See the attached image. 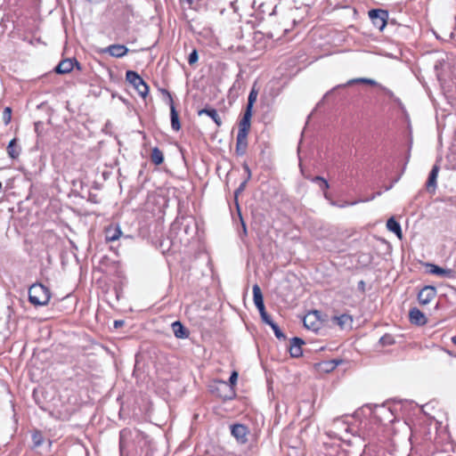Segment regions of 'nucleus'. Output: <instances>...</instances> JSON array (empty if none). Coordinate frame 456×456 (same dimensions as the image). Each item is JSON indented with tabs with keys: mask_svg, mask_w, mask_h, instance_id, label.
<instances>
[{
	"mask_svg": "<svg viewBox=\"0 0 456 456\" xmlns=\"http://www.w3.org/2000/svg\"><path fill=\"white\" fill-rule=\"evenodd\" d=\"M28 298L34 305H45L50 300V291L42 284H33L28 289Z\"/></svg>",
	"mask_w": 456,
	"mask_h": 456,
	"instance_id": "obj_1",
	"label": "nucleus"
},
{
	"mask_svg": "<svg viewBox=\"0 0 456 456\" xmlns=\"http://www.w3.org/2000/svg\"><path fill=\"white\" fill-rule=\"evenodd\" d=\"M126 79L129 84H131L134 87V89L142 98L146 97L149 91V87L147 84L143 81V79L136 72L132 70L126 71Z\"/></svg>",
	"mask_w": 456,
	"mask_h": 456,
	"instance_id": "obj_2",
	"label": "nucleus"
},
{
	"mask_svg": "<svg viewBox=\"0 0 456 456\" xmlns=\"http://www.w3.org/2000/svg\"><path fill=\"white\" fill-rule=\"evenodd\" d=\"M369 17L372 20L374 26L379 30H382L387 25L388 13L387 11L381 9H374L369 12Z\"/></svg>",
	"mask_w": 456,
	"mask_h": 456,
	"instance_id": "obj_3",
	"label": "nucleus"
},
{
	"mask_svg": "<svg viewBox=\"0 0 456 456\" xmlns=\"http://www.w3.org/2000/svg\"><path fill=\"white\" fill-rule=\"evenodd\" d=\"M321 313L319 311L309 312L303 319L304 326L313 331H317L321 327Z\"/></svg>",
	"mask_w": 456,
	"mask_h": 456,
	"instance_id": "obj_4",
	"label": "nucleus"
},
{
	"mask_svg": "<svg viewBox=\"0 0 456 456\" xmlns=\"http://www.w3.org/2000/svg\"><path fill=\"white\" fill-rule=\"evenodd\" d=\"M81 70L80 64L77 61V59H61L59 64L55 67L54 70L58 74L69 73L74 68Z\"/></svg>",
	"mask_w": 456,
	"mask_h": 456,
	"instance_id": "obj_5",
	"label": "nucleus"
},
{
	"mask_svg": "<svg viewBox=\"0 0 456 456\" xmlns=\"http://www.w3.org/2000/svg\"><path fill=\"white\" fill-rule=\"evenodd\" d=\"M231 433L238 443L244 444L248 442V429L245 425L234 424L231 427Z\"/></svg>",
	"mask_w": 456,
	"mask_h": 456,
	"instance_id": "obj_6",
	"label": "nucleus"
},
{
	"mask_svg": "<svg viewBox=\"0 0 456 456\" xmlns=\"http://www.w3.org/2000/svg\"><path fill=\"white\" fill-rule=\"evenodd\" d=\"M127 48L123 45H112L97 51L98 54H110L111 57H123L127 53Z\"/></svg>",
	"mask_w": 456,
	"mask_h": 456,
	"instance_id": "obj_7",
	"label": "nucleus"
},
{
	"mask_svg": "<svg viewBox=\"0 0 456 456\" xmlns=\"http://www.w3.org/2000/svg\"><path fill=\"white\" fill-rule=\"evenodd\" d=\"M436 296V289L433 286H425L418 294V300L421 305H426Z\"/></svg>",
	"mask_w": 456,
	"mask_h": 456,
	"instance_id": "obj_8",
	"label": "nucleus"
},
{
	"mask_svg": "<svg viewBox=\"0 0 456 456\" xmlns=\"http://www.w3.org/2000/svg\"><path fill=\"white\" fill-rule=\"evenodd\" d=\"M409 318L411 323L419 326L425 325L428 321L424 314L416 307L410 310Z\"/></svg>",
	"mask_w": 456,
	"mask_h": 456,
	"instance_id": "obj_9",
	"label": "nucleus"
},
{
	"mask_svg": "<svg viewBox=\"0 0 456 456\" xmlns=\"http://www.w3.org/2000/svg\"><path fill=\"white\" fill-rule=\"evenodd\" d=\"M252 117V110H245L244 115L239 123V131L240 134H248L250 129V119Z\"/></svg>",
	"mask_w": 456,
	"mask_h": 456,
	"instance_id": "obj_10",
	"label": "nucleus"
},
{
	"mask_svg": "<svg viewBox=\"0 0 456 456\" xmlns=\"http://www.w3.org/2000/svg\"><path fill=\"white\" fill-rule=\"evenodd\" d=\"M253 300L259 313L265 311L263 294L260 287L257 284L253 286Z\"/></svg>",
	"mask_w": 456,
	"mask_h": 456,
	"instance_id": "obj_11",
	"label": "nucleus"
},
{
	"mask_svg": "<svg viewBox=\"0 0 456 456\" xmlns=\"http://www.w3.org/2000/svg\"><path fill=\"white\" fill-rule=\"evenodd\" d=\"M305 342L299 338H293L290 341L289 354L292 357L302 355V346Z\"/></svg>",
	"mask_w": 456,
	"mask_h": 456,
	"instance_id": "obj_12",
	"label": "nucleus"
},
{
	"mask_svg": "<svg viewBox=\"0 0 456 456\" xmlns=\"http://www.w3.org/2000/svg\"><path fill=\"white\" fill-rule=\"evenodd\" d=\"M248 147V134L238 133L236 138V153L238 155H243L246 152Z\"/></svg>",
	"mask_w": 456,
	"mask_h": 456,
	"instance_id": "obj_13",
	"label": "nucleus"
},
{
	"mask_svg": "<svg viewBox=\"0 0 456 456\" xmlns=\"http://www.w3.org/2000/svg\"><path fill=\"white\" fill-rule=\"evenodd\" d=\"M168 94L169 102H170L169 105H170L171 126L175 131H178L181 128L178 112L176 111V110L174 106L171 95L169 94Z\"/></svg>",
	"mask_w": 456,
	"mask_h": 456,
	"instance_id": "obj_14",
	"label": "nucleus"
},
{
	"mask_svg": "<svg viewBox=\"0 0 456 456\" xmlns=\"http://www.w3.org/2000/svg\"><path fill=\"white\" fill-rule=\"evenodd\" d=\"M122 235L121 229L118 225H110L105 230V239L107 241H115Z\"/></svg>",
	"mask_w": 456,
	"mask_h": 456,
	"instance_id": "obj_15",
	"label": "nucleus"
},
{
	"mask_svg": "<svg viewBox=\"0 0 456 456\" xmlns=\"http://www.w3.org/2000/svg\"><path fill=\"white\" fill-rule=\"evenodd\" d=\"M172 330L177 338H185L189 335L188 330L178 321L172 323Z\"/></svg>",
	"mask_w": 456,
	"mask_h": 456,
	"instance_id": "obj_16",
	"label": "nucleus"
},
{
	"mask_svg": "<svg viewBox=\"0 0 456 456\" xmlns=\"http://www.w3.org/2000/svg\"><path fill=\"white\" fill-rule=\"evenodd\" d=\"M438 172H439V167H438V166L435 165L433 167V168L431 169L429 175H428V179L427 181V189L428 191H430V190H432V191H435V189L436 187V179H437Z\"/></svg>",
	"mask_w": 456,
	"mask_h": 456,
	"instance_id": "obj_17",
	"label": "nucleus"
},
{
	"mask_svg": "<svg viewBox=\"0 0 456 456\" xmlns=\"http://www.w3.org/2000/svg\"><path fill=\"white\" fill-rule=\"evenodd\" d=\"M387 228L396 234L399 239L403 238L402 229L400 224L394 218L390 217L387 222Z\"/></svg>",
	"mask_w": 456,
	"mask_h": 456,
	"instance_id": "obj_18",
	"label": "nucleus"
},
{
	"mask_svg": "<svg viewBox=\"0 0 456 456\" xmlns=\"http://www.w3.org/2000/svg\"><path fill=\"white\" fill-rule=\"evenodd\" d=\"M198 114L199 116H201L203 114L208 115L214 120L217 126H220L222 125V119L215 109H202L199 110Z\"/></svg>",
	"mask_w": 456,
	"mask_h": 456,
	"instance_id": "obj_19",
	"label": "nucleus"
},
{
	"mask_svg": "<svg viewBox=\"0 0 456 456\" xmlns=\"http://www.w3.org/2000/svg\"><path fill=\"white\" fill-rule=\"evenodd\" d=\"M7 153L10 158L17 159L20 153V147L17 144V139H12L7 146Z\"/></svg>",
	"mask_w": 456,
	"mask_h": 456,
	"instance_id": "obj_20",
	"label": "nucleus"
},
{
	"mask_svg": "<svg viewBox=\"0 0 456 456\" xmlns=\"http://www.w3.org/2000/svg\"><path fill=\"white\" fill-rule=\"evenodd\" d=\"M357 83H362V84H367V85H370V86H376L377 85V82L375 80H373V79H370V78H363V77L354 78V79H350L349 81H347V83L345 84V85L337 86L336 87H334L332 89V91L336 90L338 87H344V86H351V85L357 84Z\"/></svg>",
	"mask_w": 456,
	"mask_h": 456,
	"instance_id": "obj_21",
	"label": "nucleus"
},
{
	"mask_svg": "<svg viewBox=\"0 0 456 456\" xmlns=\"http://www.w3.org/2000/svg\"><path fill=\"white\" fill-rule=\"evenodd\" d=\"M334 322H336L340 328H345L346 325H350L352 322L351 316L347 314H342L340 316L333 317Z\"/></svg>",
	"mask_w": 456,
	"mask_h": 456,
	"instance_id": "obj_22",
	"label": "nucleus"
},
{
	"mask_svg": "<svg viewBox=\"0 0 456 456\" xmlns=\"http://www.w3.org/2000/svg\"><path fill=\"white\" fill-rule=\"evenodd\" d=\"M151 159L155 165H160L164 161L162 151L159 148H153L151 154Z\"/></svg>",
	"mask_w": 456,
	"mask_h": 456,
	"instance_id": "obj_23",
	"label": "nucleus"
},
{
	"mask_svg": "<svg viewBox=\"0 0 456 456\" xmlns=\"http://www.w3.org/2000/svg\"><path fill=\"white\" fill-rule=\"evenodd\" d=\"M429 267H430V269H429L430 273L436 274L439 276H448L452 273L451 270L441 268L436 265H429Z\"/></svg>",
	"mask_w": 456,
	"mask_h": 456,
	"instance_id": "obj_24",
	"label": "nucleus"
},
{
	"mask_svg": "<svg viewBox=\"0 0 456 456\" xmlns=\"http://www.w3.org/2000/svg\"><path fill=\"white\" fill-rule=\"evenodd\" d=\"M258 91L253 86L248 98V104L246 110H252L254 103L256 101Z\"/></svg>",
	"mask_w": 456,
	"mask_h": 456,
	"instance_id": "obj_25",
	"label": "nucleus"
},
{
	"mask_svg": "<svg viewBox=\"0 0 456 456\" xmlns=\"http://www.w3.org/2000/svg\"><path fill=\"white\" fill-rule=\"evenodd\" d=\"M32 441L36 447L40 446L44 443V436L40 431H35L32 435Z\"/></svg>",
	"mask_w": 456,
	"mask_h": 456,
	"instance_id": "obj_26",
	"label": "nucleus"
},
{
	"mask_svg": "<svg viewBox=\"0 0 456 456\" xmlns=\"http://www.w3.org/2000/svg\"><path fill=\"white\" fill-rule=\"evenodd\" d=\"M12 119V109L10 107H6L3 112V122L4 125H8Z\"/></svg>",
	"mask_w": 456,
	"mask_h": 456,
	"instance_id": "obj_27",
	"label": "nucleus"
},
{
	"mask_svg": "<svg viewBox=\"0 0 456 456\" xmlns=\"http://www.w3.org/2000/svg\"><path fill=\"white\" fill-rule=\"evenodd\" d=\"M272 330H273L275 336L279 339H284L285 336L282 331L280 330L279 326L274 322L271 325Z\"/></svg>",
	"mask_w": 456,
	"mask_h": 456,
	"instance_id": "obj_28",
	"label": "nucleus"
},
{
	"mask_svg": "<svg viewBox=\"0 0 456 456\" xmlns=\"http://www.w3.org/2000/svg\"><path fill=\"white\" fill-rule=\"evenodd\" d=\"M259 314H260V315H261V319H262V321H263L265 323H266V324H268V325H270V326L272 325V323H274V322H273V320L271 319L270 315L266 313V311L261 312V313H259Z\"/></svg>",
	"mask_w": 456,
	"mask_h": 456,
	"instance_id": "obj_29",
	"label": "nucleus"
},
{
	"mask_svg": "<svg viewBox=\"0 0 456 456\" xmlns=\"http://www.w3.org/2000/svg\"><path fill=\"white\" fill-rule=\"evenodd\" d=\"M313 181L322 183L324 185V189H328L330 187L328 182L322 176H315Z\"/></svg>",
	"mask_w": 456,
	"mask_h": 456,
	"instance_id": "obj_30",
	"label": "nucleus"
},
{
	"mask_svg": "<svg viewBox=\"0 0 456 456\" xmlns=\"http://www.w3.org/2000/svg\"><path fill=\"white\" fill-rule=\"evenodd\" d=\"M238 379V372L233 371L229 379V382L231 386H234Z\"/></svg>",
	"mask_w": 456,
	"mask_h": 456,
	"instance_id": "obj_31",
	"label": "nucleus"
},
{
	"mask_svg": "<svg viewBox=\"0 0 456 456\" xmlns=\"http://www.w3.org/2000/svg\"><path fill=\"white\" fill-rule=\"evenodd\" d=\"M246 184L247 181H244L243 183H240L239 188L235 191V198L238 197L239 193L242 192L245 190Z\"/></svg>",
	"mask_w": 456,
	"mask_h": 456,
	"instance_id": "obj_32",
	"label": "nucleus"
},
{
	"mask_svg": "<svg viewBox=\"0 0 456 456\" xmlns=\"http://www.w3.org/2000/svg\"><path fill=\"white\" fill-rule=\"evenodd\" d=\"M390 339H391V338L389 336H385V337H382L380 340L383 344H390L391 343Z\"/></svg>",
	"mask_w": 456,
	"mask_h": 456,
	"instance_id": "obj_33",
	"label": "nucleus"
},
{
	"mask_svg": "<svg viewBox=\"0 0 456 456\" xmlns=\"http://www.w3.org/2000/svg\"><path fill=\"white\" fill-rule=\"evenodd\" d=\"M119 445H120V451L122 452L124 450L123 432H121V434H120V444Z\"/></svg>",
	"mask_w": 456,
	"mask_h": 456,
	"instance_id": "obj_34",
	"label": "nucleus"
},
{
	"mask_svg": "<svg viewBox=\"0 0 456 456\" xmlns=\"http://www.w3.org/2000/svg\"><path fill=\"white\" fill-rule=\"evenodd\" d=\"M188 57H190V58H196V57H198V53H197V51H196V50H193V51L189 54V56H188Z\"/></svg>",
	"mask_w": 456,
	"mask_h": 456,
	"instance_id": "obj_35",
	"label": "nucleus"
},
{
	"mask_svg": "<svg viewBox=\"0 0 456 456\" xmlns=\"http://www.w3.org/2000/svg\"><path fill=\"white\" fill-rule=\"evenodd\" d=\"M381 195V191H377L375 194H373L370 199H367L366 200H371L375 199L376 196Z\"/></svg>",
	"mask_w": 456,
	"mask_h": 456,
	"instance_id": "obj_36",
	"label": "nucleus"
},
{
	"mask_svg": "<svg viewBox=\"0 0 456 456\" xmlns=\"http://www.w3.org/2000/svg\"><path fill=\"white\" fill-rule=\"evenodd\" d=\"M199 59H188L190 65L193 66Z\"/></svg>",
	"mask_w": 456,
	"mask_h": 456,
	"instance_id": "obj_37",
	"label": "nucleus"
},
{
	"mask_svg": "<svg viewBox=\"0 0 456 456\" xmlns=\"http://www.w3.org/2000/svg\"><path fill=\"white\" fill-rule=\"evenodd\" d=\"M123 324L122 321H115L114 325L116 328L120 327Z\"/></svg>",
	"mask_w": 456,
	"mask_h": 456,
	"instance_id": "obj_38",
	"label": "nucleus"
},
{
	"mask_svg": "<svg viewBox=\"0 0 456 456\" xmlns=\"http://www.w3.org/2000/svg\"><path fill=\"white\" fill-rule=\"evenodd\" d=\"M393 187V183L392 184H387V186L385 187V190L386 191H389L391 188Z\"/></svg>",
	"mask_w": 456,
	"mask_h": 456,
	"instance_id": "obj_39",
	"label": "nucleus"
},
{
	"mask_svg": "<svg viewBox=\"0 0 456 456\" xmlns=\"http://www.w3.org/2000/svg\"><path fill=\"white\" fill-rule=\"evenodd\" d=\"M245 169H246V171L248 172V178H249V177H250V170H249V168H248V167L247 165L245 166Z\"/></svg>",
	"mask_w": 456,
	"mask_h": 456,
	"instance_id": "obj_40",
	"label": "nucleus"
},
{
	"mask_svg": "<svg viewBox=\"0 0 456 456\" xmlns=\"http://www.w3.org/2000/svg\"><path fill=\"white\" fill-rule=\"evenodd\" d=\"M321 188H322V190H324V191L326 190V189H324V185H323L322 183H321Z\"/></svg>",
	"mask_w": 456,
	"mask_h": 456,
	"instance_id": "obj_41",
	"label": "nucleus"
},
{
	"mask_svg": "<svg viewBox=\"0 0 456 456\" xmlns=\"http://www.w3.org/2000/svg\"><path fill=\"white\" fill-rule=\"evenodd\" d=\"M324 197L328 199V193L324 192Z\"/></svg>",
	"mask_w": 456,
	"mask_h": 456,
	"instance_id": "obj_42",
	"label": "nucleus"
},
{
	"mask_svg": "<svg viewBox=\"0 0 456 456\" xmlns=\"http://www.w3.org/2000/svg\"><path fill=\"white\" fill-rule=\"evenodd\" d=\"M452 340L454 343H456V338H453Z\"/></svg>",
	"mask_w": 456,
	"mask_h": 456,
	"instance_id": "obj_43",
	"label": "nucleus"
}]
</instances>
